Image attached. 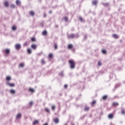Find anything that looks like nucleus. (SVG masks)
I'll list each match as a JSON object with an SVG mask.
<instances>
[{"mask_svg": "<svg viewBox=\"0 0 125 125\" xmlns=\"http://www.w3.org/2000/svg\"><path fill=\"white\" fill-rule=\"evenodd\" d=\"M68 62L70 64V67L71 69H75V68H76V65H75V62H74V61L72 60H69Z\"/></svg>", "mask_w": 125, "mask_h": 125, "instance_id": "f257e3e1", "label": "nucleus"}, {"mask_svg": "<svg viewBox=\"0 0 125 125\" xmlns=\"http://www.w3.org/2000/svg\"><path fill=\"white\" fill-rule=\"evenodd\" d=\"M51 109H52V111H54L55 110V109H56V106H55V105L52 106Z\"/></svg>", "mask_w": 125, "mask_h": 125, "instance_id": "a211bd4d", "label": "nucleus"}, {"mask_svg": "<svg viewBox=\"0 0 125 125\" xmlns=\"http://www.w3.org/2000/svg\"><path fill=\"white\" fill-rule=\"evenodd\" d=\"M84 39H85V40L86 39V36H84Z\"/></svg>", "mask_w": 125, "mask_h": 125, "instance_id": "49530a36", "label": "nucleus"}, {"mask_svg": "<svg viewBox=\"0 0 125 125\" xmlns=\"http://www.w3.org/2000/svg\"><path fill=\"white\" fill-rule=\"evenodd\" d=\"M113 37L114 39H118V35L117 34H113Z\"/></svg>", "mask_w": 125, "mask_h": 125, "instance_id": "c756f323", "label": "nucleus"}, {"mask_svg": "<svg viewBox=\"0 0 125 125\" xmlns=\"http://www.w3.org/2000/svg\"><path fill=\"white\" fill-rule=\"evenodd\" d=\"M39 124V121L38 120H36V121H35L33 123V125H37Z\"/></svg>", "mask_w": 125, "mask_h": 125, "instance_id": "412c9836", "label": "nucleus"}, {"mask_svg": "<svg viewBox=\"0 0 125 125\" xmlns=\"http://www.w3.org/2000/svg\"><path fill=\"white\" fill-rule=\"evenodd\" d=\"M45 111L47 112V113H50V110H49V109L47 108H45Z\"/></svg>", "mask_w": 125, "mask_h": 125, "instance_id": "a878e982", "label": "nucleus"}, {"mask_svg": "<svg viewBox=\"0 0 125 125\" xmlns=\"http://www.w3.org/2000/svg\"><path fill=\"white\" fill-rule=\"evenodd\" d=\"M59 75L61 76V77H63L64 73H63L62 71L59 73Z\"/></svg>", "mask_w": 125, "mask_h": 125, "instance_id": "393cba45", "label": "nucleus"}, {"mask_svg": "<svg viewBox=\"0 0 125 125\" xmlns=\"http://www.w3.org/2000/svg\"><path fill=\"white\" fill-rule=\"evenodd\" d=\"M34 104V102H30V103H29V105H30V106H32V105H33Z\"/></svg>", "mask_w": 125, "mask_h": 125, "instance_id": "e433bc0d", "label": "nucleus"}, {"mask_svg": "<svg viewBox=\"0 0 125 125\" xmlns=\"http://www.w3.org/2000/svg\"><path fill=\"white\" fill-rule=\"evenodd\" d=\"M4 4L6 7H8V6L9 5L8 1H5L4 3Z\"/></svg>", "mask_w": 125, "mask_h": 125, "instance_id": "9d476101", "label": "nucleus"}, {"mask_svg": "<svg viewBox=\"0 0 125 125\" xmlns=\"http://www.w3.org/2000/svg\"><path fill=\"white\" fill-rule=\"evenodd\" d=\"M79 19H80V21H81V22H82L83 21V18H82L81 17H80Z\"/></svg>", "mask_w": 125, "mask_h": 125, "instance_id": "37998d69", "label": "nucleus"}, {"mask_svg": "<svg viewBox=\"0 0 125 125\" xmlns=\"http://www.w3.org/2000/svg\"><path fill=\"white\" fill-rule=\"evenodd\" d=\"M107 98H108V96L107 95H105L103 97V100H106V99H107Z\"/></svg>", "mask_w": 125, "mask_h": 125, "instance_id": "4be33fe9", "label": "nucleus"}, {"mask_svg": "<svg viewBox=\"0 0 125 125\" xmlns=\"http://www.w3.org/2000/svg\"><path fill=\"white\" fill-rule=\"evenodd\" d=\"M21 117H22V115L21 114V113H19V114H18L16 116V119H20V118H21Z\"/></svg>", "mask_w": 125, "mask_h": 125, "instance_id": "6e6552de", "label": "nucleus"}, {"mask_svg": "<svg viewBox=\"0 0 125 125\" xmlns=\"http://www.w3.org/2000/svg\"><path fill=\"white\" fill-rule=\"evenodd\" d=\"M42 35H43V36H46V35H47V31L46 30L43 31L42 33Z\"/></svg>", "mask_w": 125, "mask_h": 125, "instance_id": "1a4fd4ad", "label": "nucleus"}, {"mask_svg": "<svg viewBox=\"0 0 125 125\" xmlns=\"http://www.w3.org/2000/svg\"><path fill=\"white\" fill-rule=\"evenodd\" d=\"M21 2H20V0H16V4L17 5H19L20 4Z\"/></svg>", "mask_w": 125, "mask_h": 125, "instance_id": "5701e85b", "label": "nucleus"}, {"mask_svg": "<svg viewBox=\"0 0 125 125\" xmlns=\"http://www.w3.org/2000/svg\"><path fill=\"white\" fill-rule=\"evenodd\" d=\"M84 111H88V110H89V107L86 106L84 107Z\"/></svg>", "mask_w": 125, "mask_h": 125, "instance_id": "bb28decb", "label": "nucleus"}, {"mask_svg": "<svg viewBox=\"0 0 125 125\" xmlns=\"http://www.w3.org/2000/svg\"><path fill=\"white\" fill-rule=\"evenodd\" d=\"M49 13H52V11H50L49 12Z\"/></svg>", "mask_w": 125, "mask_h": 125, "instance_id": "a18cd8bd", "label": "nucleus"}, {"mask_svg": "<svg viewBox=\"0 0 125 125\" xmlns=\"http://www.w3.org/2000/svg\"><path fill=\"white\" fill-rule=\"evenodd\" d=\"M106 50H102V53H104V54H106Z\"/></svg>", "mask_w": 125, "mask_h": 125, "instance_id": "473e14b6", "label": "nucleus"}, {"mask_svg": "<svg viewBox=\"0 0 125 125\" xmlns=\"http://www.w3.org/2000/svg\"><path fill=\"white\" fill-rule=\"evenodd\" d=\"M92 4H93V5H97V1L95 0L92 1Z\"/></svg>", "mask_w": 125, "mask_h": 125, "instance_id": "ddd939ff", "label": "nucleus"}, {"mask_svg": "<svg viewBox=\"0 0 125 125\" xmlns=\"http://www.w3.org/2000/svg\"><path fill=\"white\" fill-rule=\"evenodd\" d=\"M28 44H29V42H24L23 45H24V46H27Z\"/></svg>", "mask_w": 125, "mask_h": 125, "instance_id": "2f4dec72", "label": "nucleus"}, {"mask_svg": "<svg viewBox=\"0 0 125 125\" xmlns=\"http://www.w3.org/2000/svg\"><path fill=\"white\" fill-rule=\"evenodd\" d=\"M42 64H45V61H44V60H42Z\"/></svg>", "mask_w": 125, "mask_h": 125, "instance_id": "ea45409f", "label": "nucleus"}, {"mask_svg": "<svg viewBox=\"0 0 125 125\" xmlns=\"http://www.w3.org/2000/svg\"><path fill=\"white\" fill-rule=\"evenodd\" d=\"M10 92L12 93V94H15L16 91L15 90L11 89L10 90Z\"/></svg>", "mask_w": 125, "mask_h": 125, "instance_id": "f3484780", "label": "nucleus"}, {"mask_svg": "<svg viewBox=\"0 0 125 125\" xmlns=\"http://www.w3.org/2000/svg\"><path fill=\"white\" fill-rule=\"evenodd\" d=\"M6 81L8 82H9V81H11V77L10 76H7L6 78Z\"/></svg>", "mask_w": 125, "mask_h": 125, "instance_id": "f8f14e48", "label": "nucleus"}, {"mask_svg": "<svg viewBox=\"0 0 125 125\" xmlns=\"http://www.w3.org/2000/svg\"><path fill=\"white\" fill-rule=\"evenodd\" d=\"M79 37H80V35L78 34H72L68 35L67 36L68 39H74V38H79Z\"/></svg>", "mask_w": 125, "mask_h": 125, "instance_id": "f03ea898", "label": "nucleus"}, {"mask_svg": "<svg viewBox=\"0 0 125 125\" xmlns=\"http://www.w3.org/2000/svg\"><path fill=\"white\" fill-rule=\"evenodd\" d=\"M31 41L32 42H36V39H35V38H32L31 39Z\"/></svg>", "mask_w": 125, "mask_h": 125, "instance_id": "4c0bfd02", "label": "nucleus"}, {"mask_svg": "<svg viewBox=\"0 0 125 125\" xmlns=\"http://www.w3.org/2000/svg\"><path fill=\"white\" fill-rule=\"evenodd\" d=\"M113 107H116V106H119V104L118 103H113Z\"/></svg>", "mask_w": 125, "mask_h": 125, "instance_id": "4468645a", "label": "nucleus"}, {"mask_svg": "<svg viewBox=\"0 0 125 125\" xmlns=\"http://www.w3.org/2000/svg\"><path fill=\"white\" fill-rule=\"evenodd\" d=\"M27 52L28 54H31V53H32V49L31 48L27 49Z\"/></svg>", "mask_w": 125, "mask_h": 125, "instance_id": "9b49d317", "label": "nucleus"}, {"mask_svg": "<svg viewBox=\"0 0 125 125\" xmlns=\"http://www.w3.org/2000/svg\"><path fill=\"white\" fill-rule=\"evenodd\" d=\"M67 87H68V85H67V84H65V85H64V88H67Z\"/></svg>", "mask_w": 125, "mask_h": 125, "instance_id": "79ce46f5", "label": "nucleus"}, {"mask_svg": "<svg viewBox=\"0 0 125 125\" xmlns=\"http://www.w3.org/2000/svg\"><path fill=\"white\" fill-rule=\"evenodd\" d=\"M30 15L32 17L35 16V12H34V11H30Z\"/></svg>", "mask_w": 125, "mask_h": 125, "instance_id": "0eeeda50", "label": "nucleus"}, {"mask_svg": "<svg viewBox=\"0 0 125 125\" xmlns=\"http://www.w3.org/2000/svg\"><path fill=\"white\" fill-rule=\"evenodd\" d=\"M63 19H64V20L65 22L68 21V17H65L63 18Z\"/></svg>", "mask_w": 125, "mask_h": 125, "instance_id": "cd10ccee", "label": "nucleus"}, {"mask_svg": "<svg viewBox=\"0 0 125 125\" xmlns=\"http://www.w3.org/2000/svg\"><path fill=\"white\" fill-rule=\"evenodd\" d=\"M12 29L13 31H16V30H17V28L16 27V26L14 25L13 26H12Z\"/></svg>", "mask_w": 125, "mask_h": 125, "instance_id": "2eb2a0df", "label": "nucleus"}, {"mask_svg": "<svg viewBox=\"0 0 125 125\" xmlns=\"http://www.w3.org/2000/svg\"><path fill=\"white\" fill-rule=\"evenodd\" d=\"M94 104H96V101H93L92 103V105H94Z\"/></svg>", "mask_w": 125, "mask_h": 125, "instance_id": "c9c22d12", "label": "nucleus"}, {"mask_svg": "<svg viewBox=\"0 0 125 125\" xmlns=\"http://www.w3.org/2000/svg\"><path fill=\"white\" fill-rule=\"evenodd\" d=\"M68 47L69 49H71V48H73V45L72 44H69L68 46Z\"/></svg>", "mask_w": 125, "mask_h": 125, "instance_id": "b1692460", "label": "nucleus"}, {"mask_svg": "<svg viewBox=\"0 0 125 125\" xmlns=\"http://www.w3.org/2000/svg\"><path fill=\"white\" fill-rule=\"evenodd\" d=\"M121 113H122V115H125V110H123L122 111Z\"/></svg>", "mask_w": 125, "mask_h": 125, "instance_id": "58836bf2", "label": "nucleus"}, {"mask_svg": "<svg viewBox=\"0 0 125 125\" xmlns=\"http://www.w3.org/2000/svg\"><path fill=\"white\" fill-rule=\"evenodd\" d=\"M43 16L44 17H46V14L44 13Z\"/></svg>", "mask_w": 125, "mask_h": 125, "instance_id": "c03bdc74", "label": "nucleus"}, {"mask_svg": "<svg viewBox=\"0 0 125 125\" xmlns=\"http://www.w3.org/2000/svg\"><path fill=\"white\" fill-rule=\"evenodd\" d=\"M15 48L16 49H20L21 48V45L20 44H16Z\"/></svg>", "mask_w": 125, "mask_h": 125, "instance_id": "7ed1b4c3", "label": "nucleus"}, {"mask_svg": "<svg viewBox=\"0 0 125 125\" xmlns=\"http://www.w3.org/2000/svg\"><path fill=\"white\" fill-rule=\"evenodd\" d=\"M53 54H50L49 55V58H53Z\"/></svg>", "mask_w": 125, "mask_h": 125, "instance_id": "7c9ffc66", "label": "nucleus"}, {"mask_svg": "<svg viewBox=\"0 0 125 125\" xmlns=\"http://www.w3.org/2000/svg\"><path fill=\"white\" fill-rule=\"evenodd\" d=\"M31 48L34 49V50H36L37 49V44H34L31 45Z\"/></svg>", "mask_w": 125, "mask_h": 125, "instance_id": "39448f33", "label": "nucleus"}, {"mask_svg": "<svg viewBox=\"0 0 125 125\" xmlns=\"http://www.w3.org/2000/svg\"><path fill=\"white\" fill-rule=\"evenodd\" d=\"M11 7H12V8H14L15 7V5H14V4H12L11 5Z\"/></svg>", "mask_w": 125, "mask_h": 125, "instance_id": "f704fd0d", "label": "nucleus"}, {"mask_svg": "<svg viewBox=\"0 0 125 125\" xmlns=\"http://www.w3.org/2000/svg\"><path fill=\"white\" fill-rule=\"evenodd\" d=\"M54 48H55V49H57V48H58V46L57 45V44H55Z\"/></svg>", "mask_w": 125, "mask_h": 125, "instance_id": "72a5a7b5", "label": "nucleus"}, {"mask_svg": "<svg viewBox=\"0 0 125 125\" xmlns=\"http://www.w3.org/2000/svg\"><path fill=\"white\" fill-rule=\"evenodd\" d=\"M10 52V50H9V49H6L5 50V53H6V54H9Z\"/></svg>", "mask_w": 125, "mask_h": 125, "instance_id": "dca6fc26", "label": "nucleus"}, {"mask_svg": "<svg viewBox=\"0 0 125 125\" xmlns=\"http://www.w3.org/2000/svg\"><path fill=\"white\" fill-rule=\"evenodd\" d=\"M98 65L99 66H101V65H102L101 62H99L98 63Z\"/></svg>", "mask_w": 125, "mask_h": 125, "instance_id": "a19ab883", "label": "nucleus"}, {"mask_svg": "<svg viewBox=\"0 0 125 125\" xmlns=\"http://www.w3.org/2000/svg\"><path fill=\"white\" fill-rule=\"evenodd\" d=\"M29 91L31 92H35V89H34L33 88H29Z\"/></svg>", "mask_w": 125, "mask_h": 125, "instance_id": "aec40b11", "label": "nucleus"}, {"mask_svg": "<svg viewBox=\"0 0 125 125\" xmlns=\"http://www.w3.org/2000/svg\"><path fill=\"white\" fill-rule=\"evenodd\" d=\"M24 66H25V65L23 63H21L20 64V67H21V68H23Z\"/></svg>", "mask_w": 125, "mask_h": 125, "instance_id": "c85d7f7f", "label": "nucleus"}, {"mask_svg": "<svg viewBox=\"0 0 125 125\" xmlns=\"http://www.w3.org/2000/svg\"><path fill=\"white\" fill-rule=\"evenodd\" d=\"M72 125H75V124H72Z\"/></svg>", "mask_w": 125, "mask_h": 125, "instance_id": "de8ad7c7", "label": "nucleus"}, {"mask_svg": "<svg viewBox=\"0 0 125 125\" xmlns=\"http://www.w3.org/2000/svg\"><path fill=\"white\" fill-rule=\"evenodd\" d=\"M55 124H58V123H59V119L56 118L55 119Z\"/></svg>", "mask_w": 125, "mask_h": 125, "instance_id": "6ab92c4d", "label": "nucleus"}, {"mask_svg": "<svg viewBox=\"0 0 125 125\" xmlns=\"http://www.w3.org/2000/svg\"><path fill=\"white\" fill-rule=\"evenodd\" d=\"M108 119L112 120V119H113L114 118V114H113V113L109 114L108 116Z\"/></svg>", "mask_w": 125, "mask_h": 125, "instance_id": "423d86ee", "label": "nucleus"}, {"mask_svg": "<svg viewBox=\"0 0 125 125\" xmlns=\"http://www.w3.org/2000/svg\"><path fill=\"white\" fill-rule=\"evenodd\" d=\"M7 84L11 86V87H14L15 86V83H10L9 82L7 83Z\"/></svg>", "mask_w": 125, "mask_h": 125, "instance_id": "20e7f679", "label": "nucleus"}]
</instances>
